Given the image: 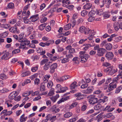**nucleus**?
<instances>
[{"instance_id": "nucleus-1", "label": "nucleus", "mask_w": 122, "mask_h": 122, "mask_svg": "<svg viewBox=\"0 0 122 122\" xmlns=\"http://www.w3.org/2000/svg\"><path fill=\"white\" fill-rule=\"evenodd\" d=\"M85 51H80L79 52V60L82 63H84L87 60L88 58L90 57L89 55L88 54H85Z\"/></svg>"}, {"instance_id": "nucleus-2", "label": "nucleus", "mask_w": 122, "mask_h": 122, "mask_svg": "<svg viewBox=\"0 0 122 122\" xmlns=\"http://www.w3.org/2000/svg\"><path fill=\"white\" fill-rule=\"evenodd\" d=\"M89 97V99L88 100V101L91 104H94L97 103L98 101V99L95 97V96L91 95Z\"/></svg>"}, {"instance_id": "nucleus-3", "label": "nucleus", "mask_w": 122, "mask_h": 122, "mask_svg": "<svg viewBox=\"0 0 122 122\" xmlns=\"http://www.w3.org/2000/svg\"><path fill=\"white\" fill-rule=\"evenodd\" d=\"M111 3V0H103L102 5H101L100 7L103 6L104 4H106V7L108 8L110 7V5Z\"/></svg>"}, {"instance_id": "nucleus-4", "label": "nucleus", "mask_w": 122, "mask_h": 122, "mask_svg": "<svg viewBox=\"0 0 122 122\" xmlns=\"http://www.w3.org/2000/svg\"><path fill=\"white\" fill-rule=\"evenodd\" d=\"M116 86L117 85L115 82H113L110 83L108 86L107 92H109L111 91L116 88Z\"/></svg>"}, {"instance_id": "nucleus-5", "label": "nucleus", "mask_w": 122, "mask_h": 122, "mask_svg": "<svg viewBox=\"0 0 122 122\" xmlns=\"http://www.w3.org/2000/svg\"><path fill=\"white\" fill-rule=\"evenodd\" d=\"M106 51V50L103 48H100L97 51V55L99 56H102Z\"/></svg>"}, {"instance_id": "nucleus-6", "label": "nucleus", "mask_w": 122, "mask_h": 122, "mask_svg": "<svg viewBox=\"0 0 122 122\" xmlns=\"http://www.w3.org/2000/svg\"><path fill=\"white\" fill-rule=\"evenodd\" d=\"M19 42H20V45L22 46H24L26 45H28L30 43V41H27V39L26 38Z\"/></svg>"}, {"instance_id": "nucleus-7", "label": "nucleus", "mask_w": 122, "mask_h": 122, "mask_svg": "<svg viewBox=\"0 0 122 122\" xmlns=\"http://www.w3.org/2000/svg\"><path fill=\"white\" fill-rule=\"evenodd\" d=\"M109 71L108 74L109 75H112L117 71V69L115 70L113 68V66H111L109 67V69L108 70Z\"/></svg>"}, {"instance_id": "nucleus-8", "label": "nucleus", "mask_w": 122, "mask_h": 122, "mask_svg": "<svg viewBox=\"0 0 122 122\" xmlns=\"http://www.w3.org/2000/svg\"><path fill=\"white\" fill-rule=\"evenodd\" d=\"M57 67V65L56 63H55L53 64L50 66V72L51 73H54L55 71V69Z\"/></svg>"}, {"instance_id": "nucleus-9", "label": "nucleus", "mask_w": 122, "mask_h": 122, "mask_svg": "<svg viewBox=\"0 0 122 122\" xmlns=\"http://www.w3.org/2000/svg\"><path fill=\"white\" fill-rule=\"evenodd\" d=\"M36 50L37 53H40L41 55H43L46 53L45 51H43V48L41 47L36 48Z\"/></svg>"}, {"instance_id": "nucleus-10", "label": "nucleus", "mask_w": 122, "mask_h": 122, "mask_svg": "<svg viewBox=\"0 0 122 122\" xmlns=\"http://www.w3.org/2000/svg\"><path fill=\"white\" fill-rule=\"evenodd\" d=\"M105 56L107 59L111 60L113 57L114 55L112 52H108L106 54Z\"/></svg>"}, {"instance_id": "nucleus-11", "label": "nucleus", "mask_w": 122, "mask_h": 122, "mask_svg": "<svg viewBox=\"0 0 122 122\" xmlns=\"http://www.w3.org/2000/svg\"><path fill=\"white\" fill-rule=\"evenodd\" d=\"M93 89V86H90L88 87L87 89L85 90L84 91V92L85 94H86L91 93L92 92Z\"/></svg>"}, {"instance_id": "nucleus-12", "label": "nucleus", "mask_w": 122, "mask_h": 122, "mask_svg": "<svg viewBox=\"0 0 122 122\" xmlns=\"http://www.w3.org/2000/svg\"><path fill=\"white\" fill-rule=\"evenodd\" d=\"M10 53L9 52H6L1 57L2 59L6 60L9 59L11 57L10 56Z\"/></svg>"}, {"instance_id": "nucleus-13", "label": "nucleus", "mask_w": 122, "mask_h": 122, "mask_svg": "<svg viewBox=\"0 0 122 122\" xmlns=\"http://www.w3.org/2000/svg\"><path fill=\"white\" fill-rule=\"evenodd\" d=\"M38 14L33 15L30 17V19L31 20L32 22H34L38 19Z\"/></svg>"}, {"instance_id": "nucleus-14", "label": "nucleus", "mask_w": 122, "mask_h": 122, "mask_svg": "<svg viewBox=\"0 0 122 122\" xmlns=\"http://www.w3.org/2000/svg\"><path fill=\"white\" fill-rule=\"evenodd\" d=\"M69 98V96H67L62 97L58 102L57 103L58 104H60L62 102H63L66 101Z\"/></svg>"}, {"instance_id": "nucleus-15", "label": "nucleus", "mask_w": 122, "mask_h": 122, "mask_svg": "<svg viewBox=\"0 0 122 122\" xmlns=\"http://www.w3.org/2000/svg\"><path fill=\"white\" fill-rule=\"evenodd\" d=\"M87 28H86L85 27L82 26L80 27L79 29V31L81 33H84L86 34V32Z\"/></svg>"}, {"instance_id": "nucleus-16", "label": "nucleus", "mask_w": 122, "mask_h": 122, "mask_svg": "<svg viewBox=\"0 0 122 122\" xmlns=\"http://www.w3.org/2000/svg\"><path fill=\"white\" fill-rule=\"evenodd\" d=\"M113 26L115 29L116 31H118L120 28L119 24L117 22L114 23Z\"/></svg>"}, {"instance_id": "nucleus-17", "label": "nucleus", "mask_w": 122, "mask_h": 122, "mask_svg": "<svg viewBox=\"0 0 122 122\" xmlns=\"http://www.w3.org/2000/svg\"><path fill=\"white\" fill-rule=\"evenodd\" d=\"M25 114H23L20 117V122H25L27 118V117H25Z\"/></svg>"}, {"instance_id": "nucleus-18", "label": "nucleus", "mask_w": 122, "mask_h": 122, "mask_svg": "<svg viewBox=\"0 0 122 122\" xmlns=\"http://www.w3.org/2000/svg\"><path fill=\"white\" fill-rule=\"evenodd\" d=\"M94 46V45H91L90 44H86L84 45V46H85L83 48L84 50V51H86L89 49V47L92 46Z\"/></svg>"}, {"instance_id": "nucleus-19", "label": "nucleus", "mask_w": 122, "mask_h": 122, "mask_svg": "<svg viewBox=\"0 0 122 122\" xmlns=\"http://www.w3.org/2000/svg\"><path fill=\"white\" fill-rule=\"evenodd\" d=\"M92 6V4L90 3H87L84 6V8L85 9L88 10Z\"/></svg>"}, {"instance_id": "nucleus-20", "label": "nucleus", "mask_w": 122, "mask_h": 122, "mask_svg": "<svg viewBox=\"0 0 122 122\" xmlns=\"http://www.w3.org/2000/svg\"><path fill=\"white\" fill-rule=\"evenodd\" d=\"M50 62H48L47 63L45 64L43 66V70L44 71H46L50 67Z\"/></svg>"}, {"instance_id": "nucleus-21", "label": "nucleus", "mask_w": 122, "mask_h": 122, "mask_svg": "<svg viewBox=\"0 0 122 122\" xmlns=\"http://www.w3.org/2000/svg\"><path fill=\"white\" fill-rule=\"evenodd\" d=\"M94 93L95 94H100L99 96V97H101L104 96V94L103 93H102V91L100 90H98L94 92Z\"/></svg>"}, {"instance_id": "nucleus-22", "label": "nucleus", "mask_w": 122, "mask_h": 122, "mask_svg": "<svg viewBox=\"0 0 122 122\" xmlns=\"http://www.w3.org/2000/svg\"><path fill=\"white\" fill-rule=\"evenodd\" d=\"M46 23H44L43 24H41L38 27L39 29L41 30L42 31L44 29L46 26Z\"/></svg>"}, {"instance_id": "nucleus-23", "label": "nucleus", "mask_w": 122, "mask_h": 122, "mask_svg": "<svg viewBox=\"0 0 122 122\" xmlns=\"http://www.w3.org/2000/svg\"><path fill=\"white\" fill-rule=\"evenodd\" d=\"M54 42V40H51L47 41V42L44 43L45 46H49L51 44L53 43Z\"/></svg>"}, {"instance_id": "nucleus-24", "label": "nucleus", "mask_w": 122, "mask_h": 122, "mask_svg": "<svg viewBox=\"0 0 122 122\" xmlns=\"http://www.w3.org/2000/svg\"><path fill=\"white\" fill-rule=\"evenodd\" d=\"M77 82L76 81L73 82L70 86V88L71 89H74L77 86L76 84Z\"/></svg>"}, {"instance_id": "nucleus-25", "label": "nucleus", "mask_w": 122, "mask_h": 122, "mask_svg": "<svg viewBox=\"0 0 122 122\" xmlns=\"http://www.w3.org/2000/svg\"><path fill=\"white\" fill-rule=\"evenodd\" d=\"M102 107V105L100 104H98L94 106V109L95 110H99Z\"/></svg>"}, {"instance_id": "nucleus-26", "label": "nucleus", "mask_w": 122, "mask_h": 122, "mask_svg": "<svg viewBox=\"0 0 122 122\" xmlns=\"http://www.w3.org/2000/svg\"><path fill=\"white\" fill-rule=\"evenodd\" d=\"M8 78L7 76L4 74H0V78L2 80H4Z\"/></svg>"}, {"instance_id": "nucleus-27", "label": "nucleus", "mask_w": 122, "mask_h": 122, "mask_svg": "<svg viewBox=\"0 0 122 122\" xmlns=\"http://www.w3.org/2000/svg\"><path fill=\"white\" fill-rule=\"evenodd\" d=\"M40 89L41 91H44L45 90V83H41L40 87Z\"/></svg>"}, {"instance_id": "nucleus-28", "label": "nucleus", "mask_w": 122, "mask_h": 122, "mask_svg": "<svg viewBox=\"0 0 122 122\" xmlns=\"http://www.w3.org/2000/svg\"><path fill=\"white\" fill-rule=\"evenodd\" d=\"M122 39V36H119L116 37L115 38L114 41L117 42H118L120 41Z\"/></svg>"}, {"instance_id": "nucleus-29", "label": "nucleus", "mask_w": 122, "mask_h": 122, "mask_svg": "<svg viewBox=\"0 0 122 122\" xmlns=\"http://www.w3.org/2000/svg\"><path fill=\"white\" fill-rule=\"evenodd\" d=\"M105 47L107 50H110L112 49V46L111 44L110 43H107Z\"/></svg>"}, {"instance_id": "nucleus-30", "label": "nucleus", "mask_w": 122, "mask_h": 122, "mask_svg": "<svg viewBox=\"0 0 122 122\" xmlns=\"http://www.w3.org/2000/svg\"><path fill=\"white\" fill-rule=\"evenodd\" d=\"M72 114V112H68L65 114L64 116V117L65 118H67L70 117Z\"/></svg>"}, {"instance_id": "nucleus-31", "label": "nucleus", "mask_w": 122, "mask_h": 122, "mask_svg": "<svg viewBox=\"0 0 122 122\" xmlns=\"http://www.w3.org/2000/svg\"><path fill=\"white\" fill-rule=\"evenodd\" d=\"M24 35V34L23 33H21L19 34V37L18 38L19 41L25 39V38H23Z\"/></svg>"}, {"instance_id": "nucleus-32", "label": "nucleus", "mask_w": 122, "mask_h": 122, "mask_svg": "<svg viewBox=\"0 0 122 122\" xmlns=\"http://www.w3.org/2000/svg\"><path fill=\"white\" fill-rule=\"evenodd\" d=\"M48 60L47 59H43L42 60L40 63L41 65H43L47 63L48 62Z\"/></svg>"}, {"instance_id": "nucleus-33", "label": "nucleus", "mask_w": 122, "mask_h": 122, "mask_svg": "<svg viewBox=\"0 0 122 122\" xmlns=\"http://www.w3.org/2000/svg\"><path fill=\"white\" fill-rule=\"evenodd\" d=\"M105 81V80L104 79H102V80L99 81L97 82V86H99L102 85L103 83Z\"/></svg>"}, {"instance_id": "nucleus-34", "label": "nucleus", "mask_w": 122, "mask_h": 122, "mask_svg": "<svg viewBox=\"0 0 122 122\" xmlns=\"http://www.w3.org/2000/svg\"><path fill=\"white\" fill-rule=\"evenodd\" d=\"M96 13V12L94 10H92L89 12L88 16H92L94 15Z\"/></svg>"}, {"instance_id": "nucleus-35", "label": "nucleus", "mask_w": 122, "mask_h": 122, "mask_svg": "<svg viewBox=\"0 0 122 122\" xmlns=\"http://www.w3.org/2000/svg\"><path fill=\"white\" fill-rule=\"evenodd\" d=\"M122 86H120L118 87H117L116 89V90L115 91V93L117 94L119 93L120 92L121 90L122 89Z\"/></svg>"}, {"instance_id": "nucleus-36", "label": "nucleus", "mask_w": 122, "mask_h": 122, "mask_svg": "<svg viewBox=\"0 0 122 122\" xmlns=\"http://www.w3.org/2000/svg\"><path fill=\"white\" fill-rule=\"evenodd\" d=\"M71 27V24L70 23H69L64 26V28L65 30H67L69 29Z\"/></svg>"}, {"instance_id": "nucleus-37", "label": "nucleus", "mask_w": 122, "mask_h": 122, "mask_svg": "<svg viewBox=\"0 0 122 122\" xmlns=\"http://www.w3.org/2000/svg\"><path fill=\"white\" fill-rule=\"evenodd\" d=\"M7 7L9 8L13 9L14 8V5L12 3H10L8 5Z\"/></svg>"}, {"instance_id": "nucleus-38", "label": "nucleus", "mask_w": 122, "mask_h": 122, "mask_svg": "<svg viewBox=\"0 0 122 122\" xmlns=\"http://www.w3.org/2000/svg\"><path fill=\"white\" fill-rule=\"evenodd\" d=\"M30 74V73L29 71H27L23 73L21 75L22 77H23L26 76H28Z\"/></svg>"}, {"instance_id": "nucleus-39", "label": "nucleus", "mask_w": 122, "mask_h": 122, "mask_svg": "<svg viewBox=\"0 0 122 122\" xmlns=\"http://www.w3.org/2000/svg\"><path fill=\"white\" fill-rule=\"evenodd\" d=\"M13 33L15 34L19 33L20 32V31L19 30L17 29V27L16 26H14V28L13 30Z\"/></svg>"}, {"instance_id": "nucleus-40", "label": "nucleus", "mask_w": 122, "mask_h": 122, "mask_svg": "<svg viewBox=\"0 0 122 122\" xmlns=\"http://www.w3.org/2000/svg\"><path fill=\"white\" fill-rule=\"evenodd\" d=\"M53 85L52 82L51 81H49L48 83L47 87L49 88H50L52 87Z\"/></svg>"}, {"instance_id": "nucleus-41", "label": "nucleus", "mask_w": 122, "mask_h": 122, "mask_svg": "<svg viewBox=\"0 0 122 122\" xmlns=\"http://www.w3.org/2000/svg\"><path fill=\"white\" fill-rule=\"evenodd\" d=\"M107 41H103L102 43L100 44V46L101 47H103L104 46H105V47L106 45L107 44Z\"/></svg>"}, {"instance_id": "nucleus-42", "label": "nucleus", "mask_w": 122, "mask_h": 122, "mask_svg": "<svg viewBox=\"0 0 122 122\" xmlns=\"http://www.w3.org/2000/svg\"><path fill=\"white\" fill-rule=\"evenodd\" d=\"M54 90L53 88L51 89L50 92L48 93V95L49 96H51L54 94Z\"/></svg>"}, {"instance_id": "nucleus-43", "label": "nucleus", "mask_w": 122, "mask_h": 122, "mask_svg": "<svg viewBox=\"0 0 122 122\" xmlns=\"http://www.w3.org/2000/svg\"><path fill=\"white\" fill-rule=\"evenodd\" d=\"M87 12L86 10H83L81 11V15L82 16L84 17L87 15Z\"/></svg>"}, {"instance_id": "nucleus-44", "label": "nucleus", "mask_w": 122, "mask_h": 122, "mask_svg": "<svg viewBox=\"0 0 122 122\" xmlns=\"http://www.w3.org/2000/svg\"><path fill=\"white\" fill-rule=\"evenodd\" d=\"M106 117L107 118H109L111 117H112L113 119H114L115 118L113 116H112V113L111 112L109 113L106 114V115L105 116V117Z\"/></svg>"}, {"instance_id": "nucleus-45", "label": "nucleus", "mask_w": 122, "mask_h": 122, "mask_svg": "<svg viewBox=\"0 0 122 122\" xmlns=\"http://www.w3.org/2000/svg\"><path fill=\"white\" fill-rule=\"evenodd\" d=\"M20 50L19 49H17L14 50L12 51V54H16L19 53L20 51Z\"/></svg>"}, {"instance_id": "nucleus-46", "label": "nucleus", "mask_w": 122, "mask_h": 122, "mask_svg": "<svg viewBox=\"0 0 122 122\" xmlns=\"http://www.w3.org/2000/svg\"><path fill=\"white\" fill-rule=\"evenodd\" d=\"M40 80L39 79L36 78L34 80V83L35 84L38 85L40 83Z\"/></svg>"}, {"instance_id": "nucleus-47", "label": "nucleus", "mask_w": 122, "mask_h": 122, "mask_svg": "<svg viewBox=\"0 0 122 122\" xmlns=\"http://www.w3.org/2000/svg\"><path fill=\"white\" fill-rule=\"evenodd\" d=\"M103 66L106 67H110L111 66V64L109 63L106 62L103 63L102 65Z\"/></svg>"}, {"instance_id": "nucleus-48", "label": "nucleus", "mask_w": 122, "mask_h": 122, "mask_svg": "<svg viewBox=\"0 0 122 122\" xmlns=\"http://www.w3.org/2000/svg\"><path fill=\"white\" fill-rule=\"evenodd\" d=\"M77 104V103L76 102H74L72 103L70 107V109L72 108L73 107H75Z\"/></svg>"}, {"instance_id": "nucleus-49", "label": "nucleus", "mask_w": 122, "mask_h": 122, "mask_svg": "<svg viewBox=\"0 0 122 122\" xmlns=\"http://www.w3.org/2000/svg\"><path fill=\"white\" fill-rule=\"evenodd\" d=\"M56 81L57 82H62L64 80L63 76L61 77L56 79Z\"/></svg>"}, {"instance_id": "nucleus-50", "label": "nucleus", "mask_w": 122, "mask_h": 122, "mask_svg": "<svg viewBox=\"0 0 122 122\" xmlns=\"http://www.w3.org/2000/svg\"><path fill=\"white\" fill-rule=\"evenodd\" d=\"M67 89L68 88L66 87H61L60 90L62 92V93H63L65 92L66 90H67Z\"/></svg>"}, {"instance_id": "nucleus-51", "label": "nucleus", "mask_w": 122, "mask_h": 122, "mask_svg": "<svg viewBox=\"0 0 122 122\" xmlns=\"http://www.w3.org/2000/svg\"><path fill=\"white\" fill-rule=\"evenodd\" d=\"M10 91V90H8L7 88H4L2 90L1 92H2L3 93H6V92H9Z\"/></svg>"}, {"instance_id": "nucleus-52", "label": "nucleus", "mask_w": 122, "mask_h": 122, "mask_svg": "<svg viewBox=\"0 0 122 122\" xmlns=\"http://www.w3.org/2000/svg\"><path fill=\"white\" fill-rule=\"evenodd\" d=\"M69 61L68 58H65L63 59L61 61L62 63H65Z\"/></svg>"}, {"instance_id": "nucleus-53", "label": "nucleus", "mask_w": 122, "mask_h": 122, "mask_svg": "<svg viewBox=\"0 0 122 122\" xmlns=\"http://www.w3.org/2000/svg\"><path fill=\"white\" fill-rule=\"evenodd\" d=\"M28 46L29 47H30L32 48H35L36 47L35 45L33 43L29 44L28 45Z\"/></svg>"}, {"instance_id": "nucleus-54", "label": "nucleus", "mask_w": 122, "mask_h": 122, "mask_svg": "<svg viewBox=\"0 0 122 122\" xmlns=\"http://www.w3.org/2000/svg\"><path fill=\"white\" fill-rule=\"evenodd\" d=\"M97 14L99 15H103L104 13L103 10H100L98 11Z\"/></svg>"}, {"instance_id": "nucleus-55", "label": "nucleus", "mask_w": 122, "mask_h": 122, "mask_svg": "<svg viewBox=\"0 0 122 122\" xmlns=\"http://www.w3.org/2000/svg\"><path fill=\"white\" fill-rule=\"evenodd\" d=\"M90 16V17L88 19V20L89 22H92L95 19V18L94 16Z\"/></svg>"}, {"instance_id": "nucleus-56", "label": "nucleus", "mask_w": 122, "mask_h": 122, "mask_svg": "<svg viewBox=\"0 0 122 122\" xmlns=\"http://www.w3.org/2000/svg\"><path fill=\"white\" fill-rule=\"evenodd\" d=\"M56 10V8L55 7H54L52 8L50 10H49L48 13H52L55 12Z\"/></svg>"}, {"instance_id": "nucleus-57", "label": "nucleus", "mask_w": 122, "mask_h": 122, "mask_svg": "<svg viewBox=\"0 0 122 122\" xmlns=\"http://www.w3.org/2000/svg\"><path fill=\"white\" fill-rule=\"evenodd\" d=\"M87 106L86 105H84L81 107V110L82 111H85L86 109Z\"/></svg>"}, {"instance_id": "nucleus-58", "label": "nucleus", "mask_w": 122, "mask_h": 122, "mask_svg": "<svg viewBox=\"0 0 122 122\" xmlns=\"http://www.w3.org/2000/svg\"><path fill=\"white\" fill-rule=\"evenodd\" d=\"M38 69V67L37 66H36L34 67H32L31 69L32 71L33 72H35Z\"/></svg>"}, {"instance_id": "nucleus-59", "label": "nucleus", "mask_w": 122, "mask_h": 122, "mask_svg": "<svg viewBox=\"0 0 122 122\" xmlns=\"http://www.w3.org/2000/svg\"><path fill=\"white\" fill-rule=\"evenodd\" d=\"M15 94H12L11 93L9 96V98L10 99H13L15 98Z\"/></svg>"}, {"instance_id": "nucleus-60", "label": "nucleus", "mask_w": 122, "mask_h": 122, "mask_svg": "<svg viewBox=\"0 0 122 122\" xmlns=\"http://www.w3.org/2000/svg\"><path fill=\"white\" fill-rule=\"evenodd\" d=\"M84 95L80 97H78L76 98V99L77 100H79L83 99H84Z\"/></svg>"}, {"instance_id": "nucleus-61", "label": "nucleus", "mask_w": 122, "mask_h": 122, "mask_svg": "<svg viewBox=\"0 0 122 122\" xmlns=\"http://www.w3.org/2000/svg\"><path fill=\"white\" fill-rule=\"evenodd\" d=\"M88 85L87 84H85L82 85L81 86V88L84 89L86 88L88 86Z\"/></svg>"}, {"instance_id": "nucleus-62", "label": "nucleus", "mask_w": 122, "mask_h": 122, "mask_svg": "<svg viewBox=\"0 0 122 122\" xmlns=\"http://www.w3.org/2000/svg\"><path fill=\"white\" fill-rule=\"evenodd\" d=\"M46 4L44 3H43L40 6V9L41 10H42L46 6Z\"/></svg>"}, {"instance_id": "nucleus-63", "label": "nucleus", "mask_w": 122, "mask_h": 122, "mask_svg": "<svg viewBox=\"0 0 122 122\" xmlns=\"http://www.w3.org/2000/svg\"><path fill=\"white\" fill-rule=\"evenodd\" d=\"M31 103H29L26 104L24 106V107L25 108H27L29 107L31 105Z\"/></svg>"}, {"instance_id": "nucleus-64", "label": "nucleus", "mask_w": 122, "mask_h": 122, "mask_svg": "<svg viewBox=\"0 0 122 122\" xmlns=\"http://www.w3.org/2000/svg\"><path fill=\"white\" fill-rule=\"evenodd\" d=\"M38 76V74H34L33 75L31 76L30 77V78L31 80H33L36 77H37V76Z\"/></svg>"}]
</instances>
